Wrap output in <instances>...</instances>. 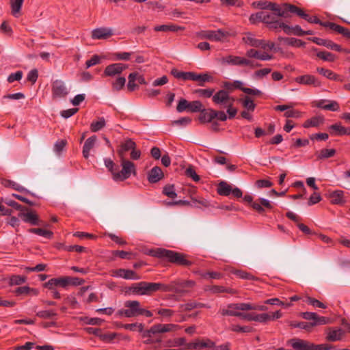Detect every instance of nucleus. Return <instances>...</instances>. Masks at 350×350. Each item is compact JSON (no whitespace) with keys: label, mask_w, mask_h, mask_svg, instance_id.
<instances>
[{"label":"nucleus","mask_w":350,"mask_h":350,"mask_svg":"<svg viewBox=\"0 0 350 350\" xmlns=\"http://www.w3.org/2000/svg\"><path fill=\"white\" fill-rule=\"evenodd\" d=\"M269 28L273 29H282L283 31L287 33H291V27L282 23L280 20L276 18L273 23L269 24Z\"/></svg>","instance_id":"obj_34"},{"label":"nucleus","mask_w":350,"mask_h":350,"mask_svg":"<svg viewBox=\"0 0 350 350\" xmlns=\"http://www.w3.org/2000/svg\"><path fill=\"white\" fill-rule=\"evenodd\" d=\"M232 273L236 275L237 277L241 279H246V280H254L255 278L251 275L250 273L242 271V270H234L232 271Z\"/></svg>","instance_id":"obj_64"},{"label":"nucleus","mask_w":350,"mask_h":350,"mask_svg":"<svg viewBox=\"0 0 350 350\" xmlns=\"http://www.w3.org/2000/svg\"><path fill=\"white\" fill-rule=\"evenodd\" d=\"M183 307L184 308V309L185 310L189 311V310H191L195 308H209L210 306H208L206 304L200 303V302L193 301H189V302L185 304V305L183 306Z\"/></svg>","instance_id":"obj_42"},{"label":"nucleus","mask_w":350,"mask_h":350,"mask_svg":"<svg viewBox=\"0 0 350 350\" xmlns=\"http://www.w3.org/2000/svg\"><path fill=\"white\" fill-rule=\"evenodd\" d=\"M97 137L95 135L91 136L86 139L83 147V156L85 159H88L92 149L95 146Z\"/></svg>","instance_id":"obj_23"},{"label":"nucleus","mask_w":350,"mask_h":350,"mask_svg":"<svg viewBox=\"0 0 350 350\" xmlns=\"http://www.w3.org/2000/svg\"><path fill=\"white\" fill-rule=\"evenodd\" d=\"M10 1L11 9H12V14L15 17H18L19 16L24 0H10Z\"/></svg>","instance_id":"obj_38"},{"label":"nucleus","mask_w":350,"mask_h":350,"mask_svg":"<svg viewBox=\"0 0 350 350\" xmlns=\"http://www.w3.org/2000/svg\"><path fill=\"white\" fill-rule=\"evenodd\" d=\"M124 308L117 311L118 317L132 318L140 316L141 304L137 300H129L124 302Z\"/></svg>","instance_id":"obj_5"},{"label":"nucleus","mask_w":350,"mask_h":350,"mask_svg":"<svg viewBox=\"0 0 350 350\" xmlns=\"http://www.w3.org/2000/svg\"><path fill=\"white\" fill-rule=\"evenodd\" d=\"M126 83V78L124 77H118L111 82L112 89L115 92H119L124 87Z\"/></svg>","instance_id":"obj_39"},{"label":"nucleus","mask_w":350,"mask_h":350,"mask_svg":"<svg viewBox=\"0 0 350 350\" xmlns=\"http://www.w3.org/2000/svg\"><path fill=\"white\" fill-rule=\"evenodd\" d=\"M105 126V120L104 118H99L96 122H93L90 125V129L92 132H97L102 129Z\"/></svg>","instance_id":"obj_52"},{"label":"nucleus","mask_w":350,"mask_h":350,"mask_svg":"<svg viewBox=\"0 0 350 350\" xmlns=\"http://www.w3.org/2000/svg\"><path fill=\"white\" fill-rule=\"evenodd\" d=\"M186 340L185 338H178L174 340H169L165 342L164 347H180L183 345L187 346Z\"/></svg>","instance_id":"obj_40"},{"label":"nucleus","mask_w":350,"mask_h":350,"mask_svg":"<svg viewBox=\"0 0 350 350\" xmlns=\"http://www.w3.org/2000/svg\"><path fill=\"white\" fill-rule=\"evenodd\" d=\"M317 71L320 75L324 76L325 77L329 79L334 81H341L339 78V76L333 72L331 70L323 68H317Z\"/></svg>","instance_id":"obj_35"},{"label":"nucleus","mask_w":350,"mask_h":350,"mask_svg":"<svg viewBox=\"0 0 350 350\" xmlns=\"http://www.w3.org/2000/svg\"><path fill=\"white\" fill-rule=\"evenodd\" d=\"M164 176V174L161 170V169L155 166L152 168L148 174V180L150 183H156L161 180Z\"/></svg>","instance_id":"obj_20"},{"label":"nucleus","mask_w":350,"mask_h":350,"mask_svg":"<svg viewBox=\"0 0 350 350\" xmlns=\"http://www.w3.org/2000/svg\"><path fill=\"white\" fill-rule=\"evenodd\" d=\"M295 82L307 85H312L314 87H321V83L320 81L313 75H305L297 77L295 79Z\"/></svg>","instance_id":"obj_15"},{"label":"nucleus","mask_w":350,"mask_h":350,"mask_svg":"<svg viewBox=\"0 0 350 350\" xmlns=\"http://www.w3.org/2000/svg\"><path fill=\"white\" fill-rule=\"evenodd\" d=\"M194 81H199L200 85L203 86L205 82H209L213 81V77L208 74H196L195 73Z\"/></svg>","instance_id":"obj_50"},{"label":"nucleus","mask_w":350,"mask_h":350,"mask_svg":"<svg viewBox=\"0 0 350 350\" xmlns=\"http://www.w3.org/2000/svg\"><path fill=\"white\" fill-rule=\"evenodd\" d=\"M331 202L334 204H342L345 202L344 199V191L336 190L330 194Z\"/></svg>","instance_id":"obj_31"},{"label":"nucleus","mask_w":350,"mask_h":350,"mask_svg":"<svg viewBox=\"0 0 350 350\" xmlns=\"http://www.w3.org/2000/svg\"><path fill=\"white\" fill-rule=\"evenodd\" d=\"M317 55L324 61L334 62L335 59L334 55L327 51L319 52Z\"/></svg>","instance_id":"obj_61"},{"label":"nucleus","mask_w":350,"mask_h":350,"mask_svg":"<svg viewBox=\"0 0 350 350\" xmlns=\"http://www.w3.org/2000/svg\"><path fill=\"white\" fill-rule=\"evenodd\" d=\"M122 170L119 172H113V179L116 181H123L128 179L132 174L136 175L135 165L131 161L120 158Z\"/></svg>","instance_id":"obj_4"},{"label":"nucleus","mask_w":350,"mask_h":350,"mask_svg":"<svg viewBox=\"0 0 350 350\" xmlns=\"http://www.w3.org/2000/svg\"><path fill=\"white\" fill-rule=\"evenodd\" d=\"M18 216L25 223H29L31 225H38L39 224L38 216L33 211L21 213Z\"/></svg>","instance_id":"obj_24"},{"label":"nucleus","mask_w":350,"mask_h":350,"mask_svg":"<svg viewBox=\"0 0 350 350\" xmlns=\"http://www.w3.org/2000/svg\"><path fill=\"white\" fill-rule=\"evenodd\" d=\"M323 118L321 116H315L307 120L303 124L304 128L317 127L323 122Z\"/></svg>","instance_id":"obj_36"},{"label":"nucleus","mask_w":350,"mask_h":350,"mask_svg":"<svg viewBox=\"0 0 350 350\" xmlns=\"http://www.w3.org/2000/svg\"><path fill=\"white\" fill-rule=\"evenodd\" d=\"M200 276L204 279H215L219 280L222 278V274L216 271H208L206 273H200Z\"/></svg>","instance_id":"obj_54"},{"label":"nucleus","mask_w":350,"mask_h":350,"mask_svg":"<svg viewBox=\"0 0 350 350\" xmlns=\"http://www.w3.org/2000/svg\"><path fill=\"white\" fill-rule=\"evenodd\" d=\"M163 193L170 198H175L177 196L174 186L173 185H168L165 186L163 189Z\"/></svg>","instance_id":"obj_55"},{"label":"nucleus","mask_w":350,"mask_h":350,"mask_svg":"<svg viewBox=\"0 0 350 350\" xmlns=\"http://www.w3.org/2000/svg\"><path fill=\"white\" fill-rule=\"evenodd\" d=\"M212 100L215 105L224 107L230 102H234L235 98L230 96L228 91L225 90H219L215 94L213 93Z\"/></svg>","instance_id":"obj_8"},{"label":"nucleus","mask_w":350,"mask_h":350,"mask_svg":"<svg viewBox=\"0 0 350 350\" xmlns=\"http://www.w3.org/2000/svg\"><path fill=\"white\" fill-rule=\"evenodd\" d=\"M305 301L316 308H326V306L323 303L308 296L306 297Z\"/></svg>","instance_id":"obj_59"},{"label":"nucleus","mask_w":350,"mask_h":350,"mask_svg":"<svg viewBox=\"0 0 350 350\" xmlns=\"http://www.w3.org/2000/svg\"><path fill=\"white\" fill-rule=\"evenodd\" d=\"M278 39L284 44L292 46L301 47L305 45V42L295 38H279Z\"/></svg>","instance_id":"obj_37"},{"label":"nucleus","mask_w":350,"mask_h":350,"mask_svg":"<svg viewBox=\"0 0 350 350\" xmlns=\"http://www.w3.org/2000/svg\"><path fill=\"white\" fill-rule=\"evenodd\" d=\"M322 26L328 27L330 29L342 35L345 38H350V30L347 28L332 22H324V23H322Z\"/></svg>","instance_id":"obj_19"},{"label":"nucleus","mask_w":350,"mask_h":350,"mask_svg":"<svg viewBox=\"0 0 350 350\" xmlns=\"http://www.w3.org/2000/svg\"><path fill=\"white\" fill-rule=\"evenodd\" d=\"M288 4L285 3L282 5H279L276 3H271L267 1H260L253 3V5L262 10H269L273 12H277L278 15L282 17L286 18V10Z\"/></svg>","instance_id":"obj_7"},{"label":"nucleus","mask_w":350,"mask_h":350,"mask_svg":"<svg viewBox=\"0 0 350 350\" xmlns=\"http://www.w3.org/2000/svg\"><path fill=\"white\" fill-rule=\"evenodd\" d=\"M29 232L49 239L52 238L53 234L51 231L42 228H30L29 229Z\"/></svg>","instance_id":"obj_44"},{"label":"nucleus","mask_w":350,"mask_h":350,"mask_svg":"<svg viewBox=\"0 0 350 350\" xmlns=\"http://www.w3.org/2000/svg\"><path fill=\"white\" fill-rule=\"evenodd\" d=\"M111 275L126 280H139L140 278L135 271L125 269H113L111 271Z\"/></svg>","instance_id":"obj_12"},{"label":"nucleus","mask_w":350,"mask_h":350,"mask_svg":"<svg viewBox=\"0 0 350 350\" xmlns=\"http://www.w3.org/2000/svg\"><path fill=\"white\" fill-rule=\"evenodd\" d=\"M113 34L111 28L99 27L94 29L92 31V38L94 40H105L111 37Z\"/></svg>","instance_id":"obj_16"},{"label":"nucleus","mask_w":350,"mask_h":350,"mask_svg":"<svg viewBox=\"0 0 350 350\" xmlns=\"http://www.w3.org/2000/svg\"><path fill=\"white\" fill-rule=\"evenodd\" d=\"M312 327L317 325H325L329 323V319L324 317H320L317 314L314 321L310 322Z\"/></svg>","instance_id":"obj_60"},{"label":"nucleus","mask_w":350,"mask_h":350,"mask_svg":"<svg viewBox=\"0 0 350 350\" xmlns=\"http://www.w3.org/2000/svg\"><path fill=\"white\" fill-rule=\"evenodd\" d=\"M234 102H230L228 104L225 105L224 107L227 109V113L228 114V118L232 119L235 117L237 113V110L233 107Z\"/></svg>","instance_id":"obj_63"},{"label":"nucleus","mask_w":350,"mask_h":350,"mask_svg":"<svg viewBox=\"0 0 350 350\" xmlns=\"http://www.w3.org/2000/svg\"><path fill=\"white\" fill-rule=\"evenodd\" d=\"M344 334L345 332L341 328L332 329L328 332L326 339L331 342L338 341L342 339Z\"/></svg>","instance_id":"obj_29"},{"label":"nucleus","mask_w":350,"mask_h":350,"mask_svg":"<svg viewBox=\"0 0 350 350\" xmlns=\"http://www.w3.org/2000/svg\"><path fill=\"white\" fill-rule=\"evenodd\" d=\"M308 40L312 41L318 45L325 46L327 48L336 51H340L342 50V48L340 45L329 40H324L317 37L310 38Z\"/></svg>","instance_id":"obj_18"},{"label":"nucleus","mask_w":350,"mask_h":350,"mask_svg":"<svg viewBox=\"0 0 350 350\" xmlns=\"http://www.w3.org/2000/svg\"><path fill=\"white\" fill-rule=\"evenodd\" d=\"M199 120L200 122H211L213 119L215 118V110L212 109H203L200 111Z\"/></svg>","instance_id":"obj_26"},{"label":"nucleus","mask_w":350,"mask_h":350,"mask_svg":"<svg viewBox=\"0 0 350 350\" xmlns=\"http://www.w3.org/2000/svg\"><path fill=\"white\" fill-rule=\"evenodd\" d=\"M277 12H274V13H270L267 11H264V14L262 16V23H267L268 25L273 23V22L279 17Z\"/></svg>","instance_id":"obj_48"},{"label":"nucleus","mask_w":350,"mask_h":350,"mask_svg":"<svg viewBox=\"0 0 350 350\" xmlns=\"http://www.w3.org/2000/svg\"><path fill=\"white\" fill-rule=\"evenodd\" d=\"M2 184L6 187H12V189L18 191H25L26 189L19 184L16 183L14 181L4 179L2 180Z\"/></svg>","instance_id":"obj_46"},{"label":"nucleus","mask_w":350,"mask_h":350,"mask_svg":"<svg viewBox=\"0 0 350 350\" xmlns=\"http://www.w3.org/2000/svg\"><path fill=\"white\" fill-rule=\"evenodd\" d=\"M36 315L38 317H40V318H42V319H51V318L56 316L57 313L53 310H40V311H38L36 313Z\"/></svg>","instance_id":"obj_57"},{"label":"nucleus","mask_w":350,"mask_h":350,"mask_svg":"<svg viewBox=\"0 0 350 350\" xmlns=\"http://www.w3.org/2000/svg\"><path fill=\"white\" fill-rule=\"evenodd\" d=\"M241 319L248 321H256L258 323H267L269 321V317L268 313H243L241 312Z\"/></svg>","instance_id":"obj_14"},{"label":"nucleus","mask_w":350,"mask_h":350,"mask_svg":"<svg viewBox=\"0 0 350 350\" xmlns=\"http://www.w3.org/2000/svg\"><path fill=\"white\" fill-rule=\"evenodd\" d=\"M214 346V343L210 340H197L187 344V348L189 349H203L211 348Z\"/></svg>","instance_id":"obj_22"},{"label":"nucleus","mask_w":350,"mask_h":350,"mask_svg":"<svg viewBox=\"0 0 350 350\" xmlns=\"http://www.w3.org/2000/svg\"><path fill=\"white\" fill-rule=\"evenodd\" d=\"M286 8V18L288 17V12L294 13L310 23L320 24L322 25L323 23L317 16H312L306 14L302 10L297 6L288 4Z\"/></svg>","instance_id":"obj_9"},{"label":"nucleus","mask_w":350,"mask_h":350,"mask_svg":"<svg viewBox=\"0 0 350 350\" xmlns=\"http://www.w3.org/2000/svg\"><path fill=\"white\" fill-rule=\"evenodd\" d=\"M146 254L179 265L190 266L191 265V262L187 260L183 254L164 248L151 249Z\"/></svg>","instance_id":"obj_1"},{"label":"nucleus","mask_w":350,"mask_h":350,"mask_svg":"<svg viewBox=\"0 0 350 350\" xmlns=\"http://www.w3.org/2000/svg\"><path fill=\"white\" fill-rule=\"evenodd\" d=\"M203 108V105L202 103L199 100H194L192 102H189L188 111L189 112H199L202 111Z\"/></svg>","instance_id":"obj_51"},{"label":"nucleus","mask_w":350,"mask_h":350,"mask_svg":"<svg viewBox=\"0 0 350 350\" xmlns=\"http://www.w3.org/2000/svg\"><path fill=\"white\" fill-rule=\"evenodd\" d=\"M242 40L245 44L256 48H259L262 44V40L255 38L250 32L245 33Z\"/></svg>","instance_id":"obj_27"},{"label":"nucleus","mask_w":350,"mask_h":350,"mask_svg":"<svg viewBox=\"0 0 350 350\" xmlns=\"http://www.w3.org/2000/svg\"><path fill=\"white\" fill-rule=\"evenodd\" d=\"M232 308L237 309L238 311H247L253 310V304L250 303H235L234 306H232Z\"/></svg>","instance_id":"obj_56"},{"label":"nucleus","mask_w":350,"mask_h":350,"mask_svg":"<svg viewBox=\"0 0 350 350\" xmlns=\"http://www.w3.org/2000/svg\"><path fill=\"white\" fill-rule=\"evenodd\" d=\"M217 191L219 195L228 196L231 193L232 186L224 181H221L219 183Z\"/></svg>","instance_id":"obj_33"},{"label":"nucleus","mask_w":350,"mask_h":350,"mask_svg":"<svg viewBox=\"0 0 350 350\" xmlns=\"http://www.w3.org/2000/svg\"><path fill=\"white\" fill-rule=\"evenodd\" d=\"M128 68V65L122 63H114L105 67L103 75L104 77H115L120 75Z\"/></svg>","instance_id":"obj_11"},{"label":"nucleus","mask_w":350,"mask_h":350,"mask_svg":"<svg viewBox=\"0 0 350 350\" xmlns=\"http://www.w3.org/2000/svg\"><path fill=\"white\" fill-rule=\"evenodd\" d=\"M52 95L54 98H63L68 95L69 91L62 80H55L52 83Z\"/></svg>","instance_id":"obj_10"},{"label":"nucleus","mask_w":350,"mask_h":350,"mask_svg":"<svg viewBox=\"0 0 350 350\" xmlns=\"http://www.w3.org/2000/svg\"><path fill=\"white\" fill-rule=\"evenodd\" d=\"M181 327L176 324H161L158 323L152 326L149 329L144 332L143 336L151 337L153 334H163L166 332H176L180 329Z\"/></svg>","instance_id":"obj_6"},{"label":"nucleus","mask_w":350,"mask_h":350,"mask_svg":"<svg viewBox=\"0 0 350 350\" xmlns=\"http://www.w3.org/2000/svg\"><path fill=\"white\" fill-rule=\"evenodd\" d=\"M199 96L204 98H213L215 90L213 88L197 89L194 91Z\"/></svg>","instance_id":"obj_49"},{"label":"nucleus","mask_w":350,"mask_h":350,"mask_svg":"<svg viewBox=\"0 0 350 350\" xmlns=\"http://www.w3.org/2000/svg\"><path fill=\"white\" fill-rule=\"evenodd\" d=\"M288 343L294 350H313V343L299 338H292Z\"/></svg>","instance_id":"obj_13"},{"label":"nucleus","mask_w":350,"mask_h":350,"mask_svg":"<svg viewBox=\"0 0 350 350\" xmlns=\"http://www.w3.org/2000/svg\"><path fill=\"white\" fill-rule=\"evenodd\" d=\"M196 282L191 280H176L168 284H163V292H173L179 295L189 293L196 286Z\"/></svg>","instance_id":"obj_3"},{"label":"nucleus","mask_w":350,"mask_h":350,"mask_svg":"<svg viewBox=\"0 0 350 350\" xmlns=\"http://www.w3.org/2000/svg\"><path fill=\"white\" fill-rule=\"evenodd\" d=\"M136 148V144L131 139H127L125 142H122L118 150V153L120 158L124 157V153L129 150Z\"/></svg>","instance_id":"obj_25"},{"label":"nucleus","mask_w":350,"mask_h":350,"mask_svg":"<svg viewBox=\"0 0 350 350\" xmlns=\"http://www.w3.org/2000/svg\"><path fill=\"white\" fill-rule=\"evenodd\" d=\"M204 291L206 292H210L212 294H218L221 293L224 291V286H219V285H213V286H206L204 288Z\"/></svg>","instance_id":"obj_58"},{"label":"nucleus","mask_w":350,"mask_h":350,"mask_svg":"<svg viewBox=\"0 0 350 350\" xmlns=\"http://www.w3.org/2000/svg\"><path fill=\"white\" fill-rule=\"evenodd\" d=\"M26 277L21 275H13L10 279V285H20L26 282Z\"/></svg>","instance_id":"obj_62"},{"label":"nucleus","mask_w":350,"mask_h":350,"mask_svg":"<svg viewBox=\"0 0 350 350\" xmlns=\"http://www.w3.org/2000/svg\"><path fill=\"white\" fill-rule=\"evenodd\" d=\"M336 153V150L334 148L331 149H322L318 154L317 158L319 159H325L332 157Z\"/></svg>","instance_id":"obj_47"},{"label":"nucleus","mask_w":350,"mask_h":350,"mask_svg":"<svg viewBox=\"0 0 350 350\" xmlns=\"http://www.w3.org/2000/svg\"><path fill=\"white\" fill-rule=\"evenodd\" d=\"M245 110L251 111L253 112L255 110L256 105L254 100L249 96H245L239 99Z\"/></svg>","instance_id":"obj_30"},{"label":"nucleus","mask_w":350,"mask_h":350,"mask_svg":"<svg viewBox=\"0 0 350 350\" xmlns=\"http://www.w3.org/2000/svg\"><path fill=\"white\" fill-rule=\"evenodd\" d=\"M242 57L235 55H226L221 57L219 59V62L224 66H242L243 62Z\"/></svg>","instance_id":"obj_17"},{"label":"nucleus","mask_w":350,"mask_h":350,"mask_svg":"<svg viewBox=\"0 0 350 350\" xmlns=\"http://www.w3.org/2000/svg\"><path fill=\"white\" fill-rule=\"evenodd\" d=\"M15 293L17 295H28V294H32L33 295H38V291L36 288H31L29 286H21L16 289Z\"/></svg>","instance_id":"obj_43"},{"label":"nucleus","mask_w":350,"mask_h":350,"mask_svg":"<svg viewBox=\"0 0 350 350\" xmlns=\"http://www.w3.org/2000/svg\"><path fill=\"white\" fill-rule=\"evenodd\" d=\"M120 327L132 332L137 330L139 332H142L144 331V325L142 323L121 324Z\"/></svg>","instance_id":"obj_45"},{"label":"nucleus","mask_w":350,"mask_h":350,"mask_svg":"<svg viewBox=\"0 0 350 350\" xmlns=\"http://www.w3.org/2000/svg\"><path fill=\"white\" fill-rule=\"evenodd\" d=\"M129 291L137 295H150L158 291H163V284L140 282L133 284L129 288Z\"/></svg>","instance_id":"obj_2"},{"label":"nucleus","mask_w":350,"mask_h":350,"mask_svg":"<svg viewBox=\"0 0 350 350\" xmlns=\"http://www.w3.org/2000/svg\"><path fill=\"white\" fill-rule=\"evenodd\" d=\"M137 72H131L129 75L127 89L129 92H133L137 88V85L135 83V81H137Z\"/></svg>","instance_id":"obj_41"},{"label":"nucleus","mask_w":350,"mask_h":350,"mask_svg":"<svg viewBox=\"0 0 350 350\" xmlns=\"http://www.w3.org/2000/svg\"><path fill=\"white\" fill-rule=\"evenodd\" d=\"M329 129L333 131L332 133L335 135H345V127L340 123L331 125Z\"/></svg>","instance_id":"obj_53"},{"label":"nucleus","mask_w":350,"mask_h":350,"mask_svg":"<svg viewBox=\"0 0 350 350\" xmlns=\"http://www.w3.org/2000/svg\"><path fill=\"white\" fill-rule=\"evenodd\" d=\"M234 305H235V303L228 304L226 308H220L219 313L222 316H232V317H241V312L238 311L237 309L232 308V306H234Z\"/></svg>","instance_id":"obj_28"},{"label":"nucleus","mask_w":350,"mask_h":350,"mask_svg":"<svg viewBox=\"0 0 350 350\" xmlns=\"http://www.w3.org/2000/svg\"><path fill=\"white\" fill-rule=\"evenodd\" d=\"M184 29L183 27L176 25H162L154 27V30L156 31H178Z\"/></svg>","instance_id":"obj_32"},{"label":"nucleus","mask_w":350,"mask_h":350,"mask_svg":"<svg viewBox=\"0 0 350 350\" xmlns=\"http://www.w3.org/2000/svg\"><path fill=\"white\" fill-rule=\"evenodd\" d=\"M202 36L212 41H220L226 36V33L221 29L206 31L202 32Z\"/></svg>","instance_id":"obj_21"}]
</instances>
